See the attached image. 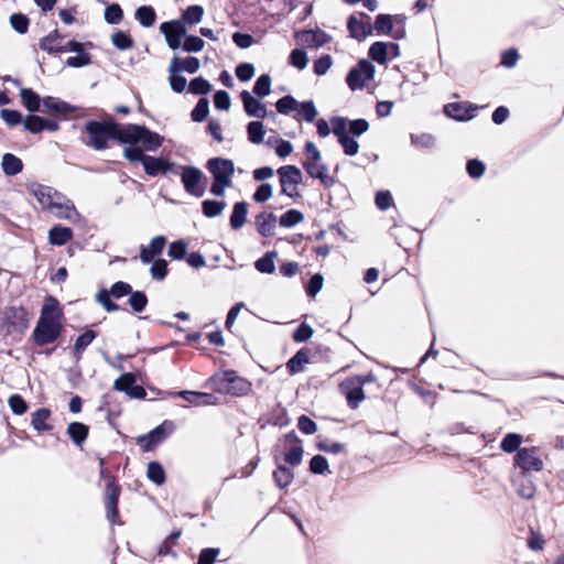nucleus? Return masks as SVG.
Returning <instances> with one entry per match:
<instances>
[{
	"mask_svg": "<svg viewBox=\"0 0 564 564\" xmlns=\"http://www.w3.org/2000/svg\"><path fill=\"white\" fill-rule=\"evenodd\" d=\"M28 191L43 209L52 213L57 218L72 221L79 219V214L74 204L53 187L32 183L28 186Z\"/></svg>",
	"mask_w": 564,
	"mask_h": 564,
	"instance_id": "1",
	"label": "nucleus"
},
{
	"mask_svg": "<svg viewBox=\"0 0 564 564\" xmlns=\"http://www.w3.org/2000/svg\"><path fill=\"white\" fill-rule=\"evenodd\" d=\"M62 327V311L58 302L53 297H47L33 330L35 344L43 346L54 343L58 338Z\"/></svg>",
	"mask_w": 564,
	"mask_h": 564,
	"instance_id": "2",
	"label": "nucleus"
},
{
	"mask_svg": "<svg viewBox=\"0 0 564 564\" xmlns=\"http://www.w3.org/2000/svg\"><path fill=\"white\" fill-rule=\"evenodd\" d=\"M163 140L159 133L138 124L123 126L120 134V142L130 144L128 149H140L141 153L155 151L162 145Z\"/></svg>",
	"mask_w": 564,
	"mask_h": 564,
	"instance_id": "3",
	"label": "nucleus"
},
{
	"mask_svg": "<svg viewBox=\"0 0 564 564\" xmlns=\"http://www.w3.org/2000/svg\"><path fill=\"white\" fill-rule=\"evenodd\" d=\"M122 127L111 121H89L86 124L87 143L97 150H101L107 147L108 141L111 139L120 141Z\"/></svg>",
	"mask_w": 564,
	"mask_h": 564,
	"instance_id": "4",
	"label": "nucleus"
},
{
	"mask_svg": "<svg viewBox=\"0 0 564 564\" xmlns=\"http://www.w3.org/2000/svg\"><path fill=\"white\" fill-rule=\"evenodd\" d=\"M207 169L214 176L210 193L216 196H224L226 188L231 186L232 183L234 162L228 159L215 158L207 162Z\"/></svg>",
	"mask_w": 564,
	"mask_h": 564,
	"instance_id": "5",
	"label": "nucleus"
},
{
	"mask_svg": "<svg viewBox=\"0 0 564 564\" xmlns=\"http://www.w3.org/2000/svg\"><path fill=\"white\" fill-rule=\"evenodd\" d=\"M303 167L310 176L318 178L324 185L330 186L334 183L333 177L328 174L327 166L322 161L321 152L311 141L305 144Z\"/></svg>",
	"mask_w": 564,
	"mask_h": 564,
	"instance_id": "6",
	"label": "nucleus"
},
{
	"mask_svg": "<svg viewBox=\"0 0 564 564\" xmlns=\"http://www.w3.org/2000/svg\"><path fill=\"white\" fill-rule=\"evenodd\" d=\"M214 387L221 393L242 395L250 390V384L234 371L218 373L213 378Z\"/></svg>",
	"mask_w": 564,
	"mask_h": 564,
	"instance_id": "7",
	"label": "nucleus"
},
{
	"mask_svg": "<svg viewBox=\"0 0 564 564\" xmlns=\"http://www.w3.org/2000/svg\"><path fill=\"white\" fill-rule=\"evenodd\" d=\"M124 158L129 161H140L144 167L147 174L156 176L159 174H165L172 167V164L161 158H154L141 153L140 149H124Z\"/></svg>",
	"mask_w": 564,
	"mask_h": 564,
	"instance_id": "8",
	"label": "nucleus"
},
{
	"mask_svg": "<svg viewBox=\"0 0 564 564\" xmlns=\"http://www.w3.org/2000/svg\"><path fill=\"white\" fill-rule=\"evenodd\" d=\"M539 452L535 446L520 448L513 457L514 466L520 468L523 475L530 471H541L544 463Z\"/></svg>",
	"mask_w": 564,
	"mask_h": 564,
	"instance_id": "9",
	"label": "nucleus"
},
{
	"mask_svg": "<svg viewBox=\"0 0 564 564\" xmlns=\"http://www.w3.org/2000/svg\"><path fill=\"white\" fill-rule=\"evenodd\" d=\"M373 380V377L368 375L366 377L349 378L340 384L341 392L351 408H357L365 399L364 386Z\"/></svg>",
	"mask_w": 564,
	"mask_h": 564,
	"instance_id": "10",
	"label": "nucleus"
},
{
	"mask_svg": "<svg viewBox=\"0 0 564 564\" xmlns=\"http://www.w3.org/2000/svg\"><path fill=\"white\" fill-rule=\"evenodd\" d=\"M281 193L294 198L299 196L297 186L303 180L301 170L295 165H285L278 170Z\"/></svg>",
	"mask_w": 564,
	"mask_h": 564,
	"instance_id": "11",
	"label": "nucleus"
},
{
	"mask_svg": "<svg viewBox=\"0 0 564 564\" xmlns=\"http://www.w3.org/2000/svg\"><path fill=\"white\" fill-rule=\"evenodd\" d=\"M330 126L333 133L337 137L344 152L347 155H356L359 150V144L354 138L349 137L348 121L345 118L335 117L330 120Z\"/></svg>",
	"mask_w": 564,
	"mask_h": 564,
	"instance_id": "12",
	"label": "nucleus"
},
{
	"mask_svg": "<svg viewBox=\"0 0 564 564\" xmlns=\"http://www.w3.org/2000/svg\"><path fill=\"white\" fill-rule=\"evenodd\" d=\"M375 76V66L367 59H361L356 67L351 68L346 82L351 90L361 89Z\"/></svg>",
	"mask_w": 564,
	"mask_h": 564,
	"instance_id": "13",
	"label": "nucleus"
},
{
	"mask_svg": "<svg viewBox=\"0 0 564 564\" xmlns=\"http://www.w3.org/2000/svg\"><path fill=\"white\" fill-rule=\"evenodd\" d=\"M400 54L399 45L392 42H375L370 47L368 55L378 64L384 65L391 58Z\"/></svg>",
	"mask_w": 564,
	"mask_h": 564,
	"instance_id": "14",
	"label": "nucleus"
},
{
	"mask_svg": "<svg viewBox=\"0 0 564 564\" xmlns=\"http://www.w3.org/2000/svg\"><path fill=\"white\" fill-rule=\"evenodd\" d=\"M160 31L165 36L166 43L172 50H176L181 46L182 36L186 33L185 26L178 20L163 22L160 25Z\"/></svg>",
	"mask_w": 564,
	"mask_h": 564,
	"instance_id": "15",
	"label": "nucleus"
},
{
	"mask_svg": "<svg viewBox=\"0 0 564 564\" xmlns=\"http://www.w3.org/2000/svg\"><path fill=\"white\" fill-rule=\"evenodd\" d=\"M282 446L285 462L292 466L300 465L303 457L301 441L295 435L288 434L282 442Z\"/></svg>",
	"mask_w": 564,
	"mask_h": 564,
	"instance_id": "16",
	"label": "nucleus"
},
{
	"mask_svg": "<svg viewBox=\"0 0 564 564\" xmlns=\"http://www.w3.org/2000/svg\"><path fill=\"white\" fill-rule=\"evenodd\" d=\"M347 26L350 35L358 41L365 40L367 36L371 35L373 31L370 18L365 14H361L360 17L350 15Z\"/></svg>",
	"mask_w": 564,
	"mask_h": 564,
	"instance_id": "17",
	"label": "nucleus"
},
{
	"mask_svg": "<svg viewBox=\"0 0 564 564\" xmlns=\"http://www.w3.org/2000/svg\"><path fill=\"white\" fill-rule=\"evenodd\" d=\"M115 388L134 399H143L147 394L141 386L135 384V378L132 373H124L119 377L115 382Z\"/></svg>",
	"mask_w": 564,
	"mask_h": 564,
	"instance_id": "18",
	"label": "nucleus"
},
{
	"mask_svg": "<svg viewBox=\"0 0 564 564\" xmlns=\"http://www.w3.org/2000/svg\"><path fill=\"white\" fill-rule=\"evenodd\" d=\"M202 176V172L196 167H183L182 182L184 184L185 189L189 194L195 195L197 197L203 195V189L199 187Z\"/></svg>",
	"mask_w": 564,
	"mask_h": 564,
	"instance_id": "19",
	"label": "nucleus"
},
{
	"mask_svg": "<svg viewBox=\"0 0 564 564\" xmlns=\"http://www.w3.org/2000/svg\"><path fill=\"white\" fill-rule=\"evenodd\" d=\"M170 433L171 431H166L162 425H159L150 433L138 436L137 443L143 448V451L148 452L160 444Z\"/></svg>",
	"mask_w": 564,
	"mask_h": 564,
	"instance_id": "20",
	"label": "nucleus"
},
{
	"mask_svg": "<svg viewBox=\"0 0 564 564\" xmlns=\"http://www.w3.org/2000/svg\"><path fill=\"white\" fill-rule=\"evenodd\" d=\"M240 97H241V100H242V104H243L245 111L249 116L257 117V118H260V119L265 118V116H267V108H265V105L263 102H261L260 100L256 99L247 90H243L240 94Z\"/></svg>",
	"mask_w": 564,
	"mask_h": 564,
	"instance_id": "21",
	"label": "nucleus"
},
{
	"mask_svg": "<svg viewBox=\"0 0 564 564\" xmlns=\"http://www.w3.org/2000/svg\"><path fill=\"white\" fill-rule=\"evenodd\" d=\"M254 225L261 236L270 237L274 234L276 217L272 213H260L254 218Z\"/></svg>",
	"mask_w": 564,
	"mask_h": 564,
	"instance_id": "22",
	"label": "nucleus"
},
{
	"mask_svg": "<svg viewBox=\"0 0 564 564\" xmlns=\"http://www.w3.org/2000/svg\"><path fill=\"white\" fill-rule=\"evenodd\" d=\"M165 238L163 236L154 237L148 247L141 249L140 259L143 263H149L161 254L165 246Z\"/></svg>",
	"mask_w": 564,
	"mask_h": 564,
	"instance_id": "23",
	"label": "nucleus"
},
{
	"mask_svg": "<svg viewBox=\"0 0 564 564\" xmlns=\"http://www.w3.org/2000/svg\"><path fill=\"white\" fill-rule=\"evenodd\" d=\"M120 489L117 485L110 482L106 487L105 503L108 518L113 521L118 513V498Z\"/></svg>",
	"mask_w": 564,
	"mask_h": 564,
	"instance_id": "24",
	"label": "nucleus"
},
{
	"mask_svg": "<svg viewBox=\"0 0 564 564\" xmlns=\"http://www.w3.org/2000/svg\"><path fill=\"white\" fill-rule=\"evenodd\" d=\"M199 67H200V63H199V59L196 57H186L184 59L174 57L171 61L169 72L170 73H178L181 70H185L187 73L194 74L199 69Z\"/></svg>",
	"mask_w": 564,
	"mask_h": 564,
	"instance_id": "25",
	"label": "nucleus"
},
{
	"mask_svg": "<svg viewBox=\"0 0 564 564\" xmlns=\"http://www.w3.org/2000/svg\"><path fill=\"white\" fill-rule=\"evenodd\" d=\"M40 47L48 53L67 52V48L63 43V37L56 31L43 37L40 42Z\"/></svg>",
	"mask_w": 564,
	"mask_h": 564,
	"instance_id": "26",
	"label": "nucleus"
},
{
	"mask_svg": "<svg viewBox=\"0 0 564 564\" xmlns=\"http://www.w3.org/2000/svg\"><path fill=\"white\" fill-rule=\"evenodd\" d=\"M330 36L322 30L305 31L301 34V41L310 47H319L328 43Z\"/></svg>",
	"mask_w": 564,
	"mask_h": 564,
	"instance_id": "27",
	"label": "nucleus"
},
{
	"mask_svg": "<svg viewBox=\"0 0 564 564\" xmlns=\"http://www.w3.org/2000/svg\"><path fill=\"white\" fill-rule=\"evenodd\" d=\"M1 167L7 176H13L19 174L23 170V163L21 159L12 153H6L1 160Z\"/></svg>",
	"mask_w": 564,
	"mask_h": 564,
	"instance_id": "28",
	"label": "nucleus"
},
{
	"mask_svg": "<svg viewBox=\"0 0 564 564\" xmlns=\"http://www.w3.org/2000/svg\"><path fill=\"white\" fill-rule=\"evenodd\" d=\"M73 237L69 228L63 226H54L48 231V241L53 246H63Z\"/></svg>",
	"mask_w": 564,
	"mask_h": 564,
	"instance_id": "29",
	"label": "nucleus"
},
{
	"mask_svg": "<svg viewBox=\"0 0 564 564\" xmlns=\"http://www.w3.org/2000/svg\"><path fill=\"white\" fill-rule=\"evenodd\" d=\"M181 397L188 403L195 405H208L216 403V398L209 393L195 392V391H183Z\"/></svg>",
	"mask_w": 564,
	"mask_h": 564,
	"instance_id": "30",
	"label": "nucleus"
},
{
	"mask_svg": "<svg viewBox=\"0 0 564 564\" xmlns=\"http://www.w3.org/2000/svg\"><path fill=\"white\" fill-rule=\"evenodd\" d=\"M248 208L243 202L236 203L230 215V226L232 229H240L247 219Z\"/></svg>",
	"mask_w": 564,
	"mask_h": 564,
	"instance_id": "31",
	"label": "nucleus"
},
{
	"mask_svg": "<svg viewBox=\"0 0 564 564\" xmlns=\"http://www.w3.org/2000/svg\"><path fill=\"white\" fill-rule=\"evenodd\" d=\"M535 485L534 482L527 477V475H522L517 481H516V491L517 494L524 498V499H531L535 495Z\"/></svg>",
	"mask_w": 564,
	"mask_h": 564,
	"instance_id": "32",
	"label": "nucleus"
},
{
	"mask_svg": "<svg viewBox=\"0 0 564 564\" xmlns=\"http://www.w3.org/2000/svg\"><path fill=\"white\" fill-rule=\"evenodd\" d=\"M316 446L319 451L330 454H339L345 448V444L343 442L334 441L328 436H318Z\"/></svg>",
	"mask_w": 564,
	"mask_h": 564,
	"instance_id": "33",
	"label": "nucleus"
},
{
	"mask_svg": "<svg viewBox=\"0 0 564 564\" xmlns=\"http://www.w3.org/2000/svg\"><path fill=\"white\" fill-rule=\"evenodd\" d=\"M20 97H21L22 104L29 111L35 112L40 109V104H41L40 97L33 90H31L29 88H22L20 90Z\"/></svg>",
	"mask_w": 564,
	"mask_h": 564,
	"instance_id": "34",
	"label": "nucleus"
},
{
	"mask_svg": "<svg viewBox=\"0 0 564 564\" xmlns=\"http://www.w3.org/2000/svg\"><path fill=\"white\" fill-rule=\"evenodd\" d=\"M378 34L393 35V19L390 14H379L376 18L375 25L372 26Z\"/></svg>",
	"mask_w": 564,
	"mask_h": 564,
	"instance_id": "35",
	"label": "nucleus"
},
{
	"mask_svg": "<svg viewBox=\"0 0 564 564\" xmlns=\"http://www.w3.org/2000/svg\"><path fill=\"white\" fill-rule=\"evenodd\" d=\"M273 478L276 486L283 489L286 488L293 481L294 474L291 469L280 465L273 473Z\"/></svg>",
	"mask_w": 564,
	"mask_h": 564,
	"instance_id": "36",
	"label": "nucleus"
},
{
	"mask_svg": "<svg viewBox=\"0 0 564 564\" xmlns=\"http://www.w3.org/2000/svg\"><path fill=\"white\" fill-rule=\"evenodd\" d=\"M135 19L142 26H152L155 22V12L152 7L142 6L135 11Z\"/></svg>",
	"mask_w": 564,
	"mask_h": 564,
	"instance_id": "37",
	"label": "nucleus"
},
{
	"mask_svg": "<svg viewBox=\"0 0 564 564\" xmlns=\"http://www.w3.org/2000/svg\"><path fill=\"white\" fill-rule=\"evenodd\" d=\"M227 204L224 200H212L206 199L202 204L203 214L206 217H216L219 216L224 209L226 208Z\"/></svg>",
	"mask_w": 564,
	"mask_h": 564,
	"instance_id": "38",
	"label": "nucleus"
},
{
	"mask_svg": "<svg viewBox=\"0 0 564 564\" xmlns=\"http://www.w3.org/2000/svg\"><path fill=\"white\" fill-rule=\"evenodd\" d=\"M522 436L517 433H508L500 443V448L506 453H513L520 449Z\"/></svg>",
	"mask_w": 564,
	"mask_h": 564,
	"instance_id": "39",
	"label": "nucleus"
},
{
	"mask_svg": "<svg viewBox=\"0 0 564 564\" xmlns=\"http://www.w3.org/2000/svg\"><path fill=\"white\" fill-rule=\"evenodd\" d=\"M275 252H268L262 258L258 259L254 263L256 269L261 273L271 274L275 270L274 258Z\"/></svg>",
	"mask_w": 564,
	"mask_h": 564,
	"instance_id": "40",
	"label": "nucleus"
},
{
	"mask_svg": "<svg viewBox=\"0 0 564 564\" xmlns=\"http://www.w3.org/2000/svg\"><path fill=\"white\" fill-rule=\"evenodd\" d=\"M304 220V215L297 209H290L280 217V226L291 228Z\"/></svg>",
	"mask_w": 564,
	"mask_h": 564,
	"instance_id": "41",
	"label": "nucleus"
},
{
	"mask_svg": "<svg viewBox=\"0 0 564 564\" xmlns=\"http://www.w3.org/2000/svg\"><path fill=\"white\" fill-rule=\"evenodd\" d=\"M248 139L251 143L259 144L263 141L264 129L261 121H251L247 127Z\"/></svg>",
	"mask_w": 564,
	"mask_h": 564,
	"instance_id": "42",
	"label": "nucleus"
},
{
	"mask_svg": "<svg viewBox=\"0 0 564 564\" xmlns=\"http://www.w3.org/2000/svg\"><path fill=\"white\" fill-rule=\"evenodd\" d=\"M204 15V9L200 6H189L182 14V19L185 23L193 25L202 21Z\"/></svg>",
	"mask_w": 564,
	"mask_h": 564,
	"instance_id": "43",
	"label": "nucleus"
},
{
	"mask_svg": "<svg viewBox=\"0 0 564 564\" xmlns=\"http://www.w3.org/2000/svg\"><path fill=\"white\" fill-rule=\"evenodd\" d=\"M308 362V356L305 351L300 350L288 361V369L291 373H297L303 370Z\"/></svg>",
	"mask_w": 564,
	"mask_h": 564,
	"instance_id": "44",
	"label": "nucleus"
},
{
	"mask_svg": "<svg viewBox=\"0 0 564 564\" xmlns=\"http://www.w3.org/2000/svg\"><path fill=\"white\" fill-rule=\"evenodd\" d=\"M111 42L118 50H129L133 45V41L129 34L123 31H116L111 35Z\"/></svg>",
	"mask_w": 564,
	"mask_h": 564,
	"instance_id": "45",
	"label": "nucleus"
},
{
	"mask_svg": "<svg viewBox=\"0 0 564 564\" xmlns=\"http://www.w3.org/2000/svg\"><path fill=\"white\" fill-rule=\"evenodd\" d=\"M299 104L300 102L292 96H284L276 101L275 107L280 113L289 115L290 112L297 110Z\"/></svg>",
	"mask_w": 564,
	"mask_h": 564,
	"instance_id": "46",
	"label": "nucleus"
},
{
	"mask_svg": "<svg viewBox=\"0 0 564 564\" xmlns=\"http://www.w3.org/2000/svg\"><path fill=\"white\" fill-rule=\"evenodd\" d=\"M147 475L148 478L156 485H162L165 480L164 469L156 462H152L148 465Z\"/></svg>",
	"mask_w": 564,
	"mask_h": 564,
	"instance_id": "47",
	"label": "nucleus"
},
{
	"mask_svg": "<svg viewBox=\"0 0 564 564\" xmlns=\"http://www.w3.org/2000/svg\"><path fill=\"white\" fill-rule=\"evenodd\" d=\"M44 108L52 113H65L69 107L66 102H63L54 97H46L43 100Z\"/></svg>",
	"mask_w": 564,
	"mask_h": 564,
	"instance_id": "48",
	"label": "nucleus"
},
{
	"mask_svg": "<svg viewBox=\"0 0 564 564\" xmlns=\"http://www.w3.org/2000/svg\"><path fill=\"white\" fill-rule=\"evenodd\" d=\"M296 112L307 122H313L317 116V110L313 101L300 102Z\"/></svg>",
	"mask_w": 564,
	"mask_h": 564,
	"instance_id": "49",
	"label": "nucleus"
},
{
	"mask_svg": "<svg viewBox=\"0 0 564 564\" xmlns=\"http://www.w3.org/2000/svg\"><path fill=\"white\" fill-rule=\"evenodd\" d=\"M253 93L258 97H265L271 93V78L269 75H261L253 87Z\"/></svg>",
	"mask_w": 564,
	"mask_h": 564,
	"instance_id": "50",
	"label": "nucleus"
},
{
	"mask_svg": "<svg viewBox=\"0 0 564 564\" xmlns=\"http://www.w3.org/2000/svg\"><path fill=\"white\" fill-rule=\"evenodd\" d=\"M129 304L134 312L140 313L145 308L148 304L147 295L141 291H131Z\"/></svg>",
	"mask_w": 564,
	"mask_h": 564,
	"instance_id": "51",
	"label": "nucleus"
},
{
	"mask_svg": "<svg viewBox=\"0 0 564 564\" xmlns=\"http://www.w3.org/2000/svg\"><path fill=\"white\" fill-rule=\"evenodd\" d=\"M11 26L20 34L26 33L30 20L22 13H14L10 17Z\"/></svg>",
	"mask_w": 564,
	"mask_h": 564,
	"instance_id": "52",
	"label": "nucleus"
},
{
	"mask_svg": "<svg viewBox=\"0 0 564 564\" xmlns=\"http://www.w3.org/2000/svg\"><path fill=\"white\" fill-rule=\"evenodd\" d=\"M96 333L93 330H87L79 337H77L75 345H74V351L77 355V357L80 356L83 350L91 344V341L95 339Z\"/></svg>",
	"mask_w": 564,
	"mask_h": 564,
	"instance_id": "53",
	"label": "nucleus"
},
{
	"mask_svg": "<svg viewBox=\"0 0 564 564\" xmlns=\"http://www.w3.org/2000/svg\"><path fill=\"white\" fill-rule=\"evenodd\" d=\"M212 85L203 77H196L189 83V91L195 95H207Z\"/></svg>",
	"mask_w": 564,
	"mask_h": 564,
	"instance_id": "54",
	"label": "nucleus"
},
{
	"mask_svg": "<svg viewBox=\"0 0 564 564\" xmlns=\"http://www.w3.org/2000/svg\"><path fill=\"white\" fill-rule=\"evenodd\" d=\"M308 57L304 50L295 48L291 52L290 64L299 69H304L307 66Z\"/></svg>",
	"mask_w": 564,
	"mask_h": 564,
	"instance_id": "55",
	"label": "nucleus"
},
{
	"mask_svg": "<svg viewBox=\"0 0 564 564\" xmlns=\"http://www.w3.org/2000/svg\"><path fill=\"white\" fill-rule=\"evenodd\" d=\"M329 465L327 459L322 455H315L310 462V470L316 475H323L328 471Z\"/></svg>",
	"mask_w": 564,
	"mask_h": 564,
	"instance_id": "56",
	"label": "nucleus"
},
{
	"mask_svg": "<svg viewBox=\"0 0 564 564\" xmlns=\"http://www.w3.org/2000/svg\"><path fill=\"white\" fill-rule=\"evenodd\" d=\"M123 13L119 4L113 3L105 10V20L109 24H118L122 20Z\"/></svg>",
	"mask_w": 564,
	"mask_h": 564,
	"instance_id": "57",
	"label": "nucleus"
},
{
	"mask_svg": "<svg viewBox=\"0 0 564 564\" xmlns=\"http://www.w3.org/2000/svg\"><path fill=\"white\" fill-rule=\"evenodd\" d=\"M485 170L486 166L481 161L477 159H471L467 161L466 171L471 178L481 177L485 173Z\"/></svg>",
	"mask_w": 564,
	"mask_h": 564,
	"instance_id": "58",
	"label": "nucleus"
},
{
	"mask_svg": "<svg viewBox=\"0 0 564 564\" xmlns=\"http://www.w3.org/2000/svg\"><path fill=\"white\" fill-rule=\"evenodd\" d=\"M209 111V104L207 99H200L192 111L193 121L200 122L205 120Z\"/></svg>",
	"mask_w": 564,
	"mask_h": 564,
	"instance_id": "59",
	"label": "nucleus"
},
{
	"mask_svg": "<svg viewBox=\"0 0 564 564\" xmlns=\"http://www.w3.org/2000/svg\"><path fill=\"white\" fill-rule=\"evenodd\" d=\"M108 290H101L96 294V301L102 305L107 312H115L119 310V305L110 300Z\"/></svg>",
	"mask_w": 564,
	"mask_h": 564,
	"instance_id": "60",
	"label": "nucleus"
},
{
	"mask_svg": "<svg viewBox=\"0 0 564 564\" xmlns=\"http://www.w3.org/2000/svg\"><path fill=\"white\" fill-rule=\"evenodd\" d=\"M67 433L75 444H80L87 436L86 425H68Z\"/></svg>",
	"mask_w": 564,
	"mask_h": 564,
	"instance_id": "61",
	"label": "nucleus"
},
{
	"mask_svg": "<svg viewBox=\"0 0 564 564\" xmlns=\"http://www.w3.org/2000/svg\"><path fill=\"white\" fill-rule=\"evenodd\" d=\"M43 124H44V119L39 116H34V115L26 117V119L24 120L25 129L32 133H39V132L43 131L44 130Z\"/></svg>",
	"mask_w": 564,
	"mask_h": 564,
	"instance_id": "62",
	"label": "nucleus"
},
{
	"mask_svg": "<svg viewBox=\"0 0 564 564\" xmlns=\"http://www.w3.org/2000/svg\"><path fill=\"white\" fill-rule=\"evenodd\" d=\"M131 291H132V288L130 284L119 281V282H116L110 288V290H108V293L116 299H121L126 295H130Z\"/></svg>",
	"mask_w": 564,
	"mask_h": 564,
	"instance_id": "63",
	"label": "nucleus"
},
{
	"mask_svg": "<svg viewBox=\"0 0 564 564\" xmlns=\"http://www.w3.org/2000/svg\"><path fill=\"white\" fill-rule=\"evenodd\" d=\"M333 65V59L329 55H323L314 62V73L318 76L324 75Z\"/></svg>",
	"mask_w": 564,
	"mask_h": 564,
	"instance_id": "64",
	"label": "nucleus"
}]
</instances>
